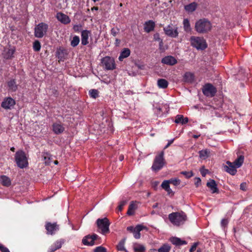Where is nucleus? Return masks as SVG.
<instances>
[{
    "label": "nucleus",
    "mask_w": 252,
    "mask_h": 252,
    "mask_svg": "<svg viewBox=\"0 0 252 252\" xmlns=\"http://www.w3.org/2000/svg\"><path fill=\"white\" fill-rule=\"evenodd\" d=\"M170 221L175 226L183 225L187 220V216L183 211L173 212L168 215Z\"/></svg>",
    "instance_id": "1"
},
{
    "label": "nucleus",
    "mask_w": 252,
    "mask_h": 252,
    "mask_svg": "<svg viewBox=\"0 0 252 252\" xmlns=\"http://www.w3.org/2000/svg\"><path fill=\"white\" fill-rule=\"evenodd\" d=\"M211 23L205 18L199 19L195 24V30L199 33H207L211 30Z\"/></svg>",
    "instance_id": "2"
},
{
    "label": "nucleus",
    "mask_w": 252,
    "mask_h": 252,
    "mask_svg": "<svg viewBox=\"0 0 252 252\" xmlns=\"http://www.w3.org/2000/svg\"><path fill=\"white\" fill-rule=\"evenodd\" d=\"M15 158L16 164L19 168L23 169L28 166V159L24 151H17L15 154Z\"/></svg>",
    "instance_id": "3"
},
{
    "label": "nucleus",
    "mask_w": 252,
    "mask_h": 252,
    "mask_svg": "<svg viewBox=\"0 0 252 252\" xmlns=\"http://www.w3.org/2000/svg\"><path fill=\"white\" fill-rule=\"evenodd\" d=\"M190 42L191 46L197 50H203L207 47L206 41L203 37L192 36Z\"/></svg>",
    "instance_id": "4"
},
{
    "label": "nucleus",
    "mask_w": 252,
    "mask_h": 252,
    "mask_svg": "<svg viewBox=\"0 0 252 252\" xmlns=\"http://www.w3.org/2000/svg\"><path fill=\"white\" fill-rule=\"evenodd\" d=\"M97 227L100 230V232L104 235L109 232L110 222L108 219H98L96 220Z\"/></svg>",
    "instance_id": "5"
},
{
    "label": "nucleus",
    "mask_w": 252,
    "mask_h": 252,
    "mask_svg": "<svg viewBox=\"0 0 252 252\" xmlns=\"http://www.w3.org/2000/svg\"><path fill=\"white\" fill-rule=\"evenodd\" d=\"M163 155V152H161L156 157L152 166L153 171H158L163 167L164 164Z\"/></svg>",
    "instance_id": "6"
},
{
    "label": "nucleus",
    "mask_w": 252,
    "mask_h": 252,
    "mask_svg": "<svg viewBox=\"0 0 252 252\" xmlns=\"http://www.w3.org/2000/svg\"><path fill=\"white\" fill-rule=\"evenodd\" d=\"M48 26L44 23L38 24L34 28V36L37 38H42L46 33Z\"/></svg>",
    "instance_id": "7"
},
{
    "label": "nucleus",
    "mask_w": 252,
    "mask_h": 252,
    "mask_svg": "<svg viewBox=\"0 0 252 252\" xmlns=\"http://www.w3.org/2000/svg\"><path fill=\"white\" fill-rule=\"evenodd\" d=\"M177 26H174L172 24H170L163 28V31L165 34L173 38L178 37L179 34Z\"/></svg>",
    "instance_id": "8"
},
{
    "label": "nucleus",
    "mask_w": 252,
    "mask_h": 252,
    "mask_svg": "<svg viewBox=\"0 0 252 252\" xmlns=\"http://www.w3.org/2000/svg\"><path fill=\"white\" fill-rule=\"evenodd\" d=\"M203 94L207 97L214 96L217 90L215 87L211 84H207L204 85L202 90Z\"/></svg>",
    "instance_id": "9"
},
{
    "label": "nucleus",
    "mask_w": 252,
    "mask_h": 252,
    "mask_svg": "<svg viewBox=\"0 0 252 252\" xmlns=\"http://www.w3.org/2000/svg\"><path fill=\"white\" fill-rule=\"evenodd\" d=\"M103 66L107 70H113L115 68V63L114 59L110 57H105L102 59Z\"/></svg>",
    "instance_id": "10"
},
{
    "label": "nucleus",
    "mask_w": 252,
    "mask_h": 252,
    "mask_svg": "<svg viewBox=\"0 0 252 252\" xmlns=\"http://www.w3.org/2000/svg\"><path fill=\"white\" fill-rule=\"evenodd\" d=\"M45 228L48 234L53 235L59 230V226L56 223L47 222L45 225Z\"/></svg>",
    "instance_id": "11"
},
{
    "label": "nucleus",
    "mask_w": 252,
    "mask_h": 252,
    "mask_svg": "<svg viewBox=\"0 0 252 252\" xmlns=\"http://www.w3.org/2000/svg\"><path fill=\"white\" fill-rule=\"evenodd\" d=\"M98 235L94 234L92 235L86 236L82 240V243L85 245L93 246L94 245V241L98 238Z\"/></svg>",
    "instance_id": "12"
},
{
    "label": "nucleus",
    "mask_w": 252,
    "mask_h": 252,
    "mask_svg": "<svg viewBox=\"0 0 252 252\" xmlns=\"http://www.w3.org/2000/svg\"><path fill=\"white\" fill-rule=\"evenodd\" d=\"M15 104V100L11 97L5 98L1 103V107L5 109H10Z\"/></svg>",
    "instance_id": "13"
},
{
    "label": "nucleus",
    "mask_w": 252,
    "mask_h": 252,
    "mask_svg": "<svg viewBox=\"0 0 252 252\" xmlns=\"http://www.w3.org/2000/svg\"><path fill=\"white\" fill-rule=\"evenodd\" d=\"M226 164L227 165L224 166V170L230 174L234 175L237 172L236 169L238 167H236L233 162L230 161H227Z\"/></svg>",
    "instance_id": "14"
},
{
    "label": "nucleus",
    "mask_w": 252,
    "mask_h": 252,
    "mask_svg": "<svg viewBox=\"0 0 252 252\" xmlns=\"http://www.w3.org/2000/svg\"><path fill=\"white\" fill-rule=\"evenodd\" d=\"M52 126L53 131L56 134H61L65 130V128L63 125L60 122L54 123Z\"/></svg>",
    "instance_id": "15"
},
{
    "label": "nucleus",
    "mask_w": 252,
    "mask_h": 252,
    "mask_svg": "<svg viewBox=\"0 0 252 252\" xmlns=\"http://www.w3.org/2000/svg\"><path fill=\"white\" fill-rule=\"evenodd\" d=\"M64 243V240L62 239L56 241L50 246L48 250V252H54L56 250L60 249Z\"/></svg>",
    "instance_id": "16"
},
{
    "label": "nucleus",
    "mask_w": 252,
    "mask_h": 252,
    "mask_svg": "<svg viewBox=\"0 0 252 252\" xmlns=\"http://www.w3.org/2000/svg\"><path fill=\"white\" fill-rule=\"evenodd\" d=\"M161 63L165 64L173 65L177 63V61L172 56H167L162 59Z\"/></svg>",
    "instance_id": "17"
},
{
    "label": "nucleus",
    "mask_w": 252,
    "mask_h": 252,
    "mask_svg": "<svg viewBox=\"0 0 252 252\" xmlns=\"http://www.w3.org/2000/svg\"><path fill=\"white\" fill-rule=\"evenodd\" d=\"M57 19L63 24H67L70 22V20L69 17L61 12H59L57 14Z\"/></svg>",
    "instance_id": "18"
},
{
    "label": "nucleus",
    "mask_w": 252,
    "mask_h": 252,
    "mask_svg": "<svg viewBox=\"0 0 252 252\" xmlns=\"http://www.w3.org/2000/svg\"><path fill=\"white\" fill-rule=\"evenodd\" d=\"M91 32L88 30H83L81 32V44L83 45H86L89 43V37Z\"/></svg>",
    "instance_id": "19"
},
{
    "label": "nucleus",
    "mask_w": 252,
    "mask_h": 252,
    "mask_svg": "<svg viewBox=\"0 0 252 252\" xmlns=\"http://www.w3.org/2000/svg\"><path fill=\"white\" fill-rule=\"evenodd\" d=\"M155 27V23L152 20H149L145 23L144 29L145 32L149 33L154 31Z\"/></svg>",
    "instance_id": "20"
},
{
    "label": "nucleus",
    "mask_w": 252,
    "mask_h": 252,
    "mask_svg": "<svg viewBox=\"0 0 252 252\" xmlns=\"http://www.w3.org/2000/svg\"><path fill=\"white\" fill-rule=\"evenodd\" d=\"M206 185L209 188H210L212 193L219 192V189L217 188V184L214 180H210V181L207 183Z\"/></svg>",
    "instance_id": "21"
},
{
    "label": "nucleus",
    "mask_w": 252,
    "mask_h": 252,
    "mask_svg": "<svg viewBox=\"0 0 252 252\" xmlns=\"http://www.w3.org/2000/svg\"><path fill=\"white\" fill-rule=\"evenodd\" d=\"M147 227L142 224H138L135 227L133 232L134 237L135 239H139L141 236L140 232L143 229H146Z\"/></svg>",
    "instance_id": "22"
},
{
    "label": "nucleus",
    "mask_w": 252,
    "mask_h": 252,
    "mask_svg": "<svg viewBox=\"0 0 252 252\" xmlns=\"http://www.w3.org/2000/svg\"><path fill=\"white\" fill-rule=\"evenodd\" d=\"M170 242L176 246L186 245L187 242L185 240H182L180 238L176 237H172L170 239Z\"/></svg>",
    "instance_id": "23"
},
{
    "label": "nucleus",
    "mask_w": 252,
    "mask_h": 252,
    "mask_svg": "<svg viewBox=\"0 0 252 252\" xmlns=\"http://www.w3.org/2000/svg\"><path fill=\"white\" fill-rule=\"evenodd\" d=\"M7 86L8 91L10 92H15L18 89V85L16 84L15 79H10L7 82Z\"/></svg>",
    "instance_id": "24"
},
{
    "label": "nucleus",
    "mask_w": 252,
    "mask_h": 252,
    "mask_svg": "<svg viewBox=\"0 0 252 252\" xmlns=\"http://www.w3.org/2000/svg\"><path fill=\"white\" fill-rule=\"evenodd\" d=\"M15 51L14 48H10L5 49L3 52V57L6 59H9L13 57Z\"/></svg>",
    "instance_id": "25"
},
{
    "label": "nucleus",
    "mask_w": 252,
    "mask_h": 252,
    "mask_svg": "<svg viewBox=\"0 0 252 252\" xmlns=\"http://www.w3.org/2000/svg\"><path fill=\"white\" fill-rule=\"evenodd\" d=\"M130 54V50L127 48H125L120 53V55L119 57V60L123 61L124 59L128 57Z\"/></svg>",
    "instance_id": "26"
},
{
    "label": "nucleus",
    "mask_w": 252,
    "mask_h": 252,
    "mask_svg": "<svg viewBox=\"0 0 252 252\" xmlns=\"http://www.w3.org/2000/svg\"><path fill=\"white\" fill-rule=\"evenodd\" d=\"M194 79V76L193 73L190 72H186L183 76L184 82L187 83H192Z\"/></svg>",
    "instance_id": "27"
},
{
    "label": "nucleus",
    "mask_w": 252,
    "mask_h": 252,
    "mask_svg": "<svg viewBox=\"0 0 252 252\" xmlns=\"http://www.w3.org/2000/svg\"><path fill=\"white\" fill-rule=\"evenodd\" d=\"M189 121L187 117H184L182 115H178L176 116L175 122L177 124H181L182 125L187 124Z\"/></svg>",
    "instance_id": "28"
},
{
    "label": "nucleus",
    "mask_w": 252,
    "mask_h": 252,
    "mask_svg": "<svg viewBox=\"0 0 252 252\" xmlns=\"http://www.w3.org/2000/svg\"><path fill=\"white\" fill-rule=\"evenodd\" d=\"M198 153L200 158L206 159L210 156V151L208 149H205L200 151Z\"/></svg>",
    "instance_id": "29"
},
{
    "label": "nucleus",
    "mask_w": 252,
    "mask_h": 252,
    "mask_svg": "<svg viewBox=\"0 0 252 252\" xmlns=\"http://www.w3.org/2000/svg\"><path fill=\"white\" fill-rule=\"evenodd\" d=\"M197 7V3L195 2L190 3L185 6V9L188 12H192L194 11Z\"/></svg>",
    "instance_id": "30"
},
{
    "label": "nucleus",
    "mask_w": 252,
    "mask_h": 252,
    "mask_svg": "<svg viewBox=\"0 0 252 252\" xmlns=\"http://www.w3.org/2000/svg\"><path fill=\"white\" fill-rule=\"evenodd\" d=\"M126 241V238H124L122 239L117 245L116 248L117 250L119 251H124L125 252H127V250L125 247V243Z\"/></svg>",
    "instance_id": "31"
},
{
    "label": "nucleus",
    "mask_w": 252,
    "mask_h": 252,
    "mask_svg": "<svg viewBox=\"0 0 252 252\" xmlns=\"http://www.w3.org/2000/svg\"><path fill=\"white\" fill-rule=\"evenodd\" d=\"M183 28L186 32H190L192 29L190 26L189 21L188 19H184L183 20Z\"/></svg>",
    "instance_id": "32"
},
{
    "label": "nucleus",
    "mask_w": 252,
    "mask_h": 252,
    "mask_svg": "<svg viewBox=\"0 0 252 252\" xmlns=\"http://www.w3.org/2000/svg\"><path fill=\"white\" fill-rule=\"evenodd\" d=\"M157 85L159 88L165 89L168 87V82L164 79H159L157 81Z\"/></svg>",
    "instance_id": "33"
},
{
    "label": "nucleus",
    "mask_w": 252,
    "mask_h": 252,
    "mask_svg": "<svg viewBox=\"0 0 252 252\" xmlns=\"http://www.w3.org/2000/svg\"><path fill=\"white\" fill-rule=\"evenodd\" d=\"M133 248L135 252H144L145 251V247L143 245L138 243L134 244Z\"/></svg>",
    "instance_id": "34"
},
{
    "label": "nucleus",
    "mask_w": 252,
    "mask_h": 252,
    "mask_svg": "<svg viewBox=\"0 0 252 252\" xmlns=\"http://www.w3.org/2000/svg\"><path fill=\"white\" fill-rule=\"evenodd\" d=\"M0 182L5 186H9L11 184L10 179L6 176H1L0 177Z\"/></svg>",
    "instance_id": "35"
},
{
    "label": "nucleus",
    "mask_w": 252,
    "mask_h": 252,
    "mask_svg": "<svg viewBox=\"0 0 252 252\" xmlns=\"http://www.w3.org/2000/svg\"><path fill=\"white\" fill-rule=\"evenodd\" d=\"M42 157L44 158V163L46 165H49L51 162V156L47 152H44L42 153Z\"/></svg>",
    "instance_id": "36"
},
{
    "label": "nucleus",
    "mask_w": 252,
    "mask_h": 252,
    "mask_svg": "<svg viewBox=\"0 0 252 252\" xmlns=\"http://www.w3.org/2000/svg\"><path fill=\"white\" fill-rule=\"evenodd\" d=\"M136 208V205L133 202H131L129 205L127 214L129 216L133 215L134 214L135 210Z\"/></svg>",
    "instance_id": "37"
},
{
    "label": "nucleus",
    "mask_w": 252,
    "mask_h": 252,
    "mask_svg": "<svg viewBox=\"0 0 252 252\" xmlns=\"http://www.w3.org/2000/svg\"><path fill=\"white\" fill-rule=\"evenodd\" d=\"M244 157L243 156H240L235 161L233 162L236 167L239 168L241 166L244 162Z\"/></svg>",
    "instance_id": "38"
},
{
    "label": "nucleus",
    "mask_w": 252,
    "mask_h": 252,
    "mask_svg": "<svg viewBox=\"0 0 252 252\" xmlns=\"http://www.w3.org/2000/svg\"><path fill=\"white\" fill-rule=\"evenodd\" d=\"M171 247L168 244H164L158 249V252H169Z\"/></svg>",
    "instance_id": "39"
},
{
    "label": "nucleus",
    "mask_w": 252,
    "mask_h": 252,
    "mask_svg": "<svg viewBox=\"0 0 252 252\" xmlns=\"http://www.w3.org/2000/svg\"><path fill=\"white\" fill-rule=\"evenodd\" d=\"M79 42H80V38H79V36L75 35L73 37L71 41V43H70L71 46L73 47H75L78 45Z\"/></svg>",
    "instance_id": "40"
},
{
    "label": "nucleus",
    "mask_w": 252,
    "mask_h": 252,
    "mask_svg": "<svg viewBox=\"0 0 252 252\" xmlns=\"http://www.w3.org/2000/svg\"><path fill=\"white\" fill-rule=\"evenodd\" d=\"M33 49L34 51L38 52L41 49V44L38 40H35L33 43Z\"/></svg>",
    "instance_id": "41"
},
{
    "label": "nucleus",
    "mask_w": 252,
    "mask_h": 252,
    "mask_svg": "<svg viewBox=\"0 0 252 252\" xmlns=\"http://www.w3.org/2000/svg\"><path fill=\"white\" fill-rule=\"evenodd\" d=\"M168 181L170 184H172L175 186H178L181 183L180 180L178 178H171L168 180Z\"/></svg>",
    "instance_id": "42"
},
{
    "label": "nucleus",
    "mask_w": 252,
    "mask_h": 252,
    "mask_svg": "<svg viewBox=\"0 0 252 252\" xmlns=\"http://www.w3.org/2000/svg\"><path fill=\"white\" fill-rule=\"evenodd\" d=\"M89 94L91 97L95 98L98 96V91L94 89L91 90L89 91Z\"/></svg>",
    "instance_id": "43"
},
{
    "label": "nucleus",
    "mask_w": 252,
    "mask_h": 252,
    "mask_svg": "<svg viewBox=\"0 0 252 252\" xmlns=\"http://www.w3.org/2000/svg\"><path fill=\"white\" fill-rule=\"evenodd\" d=\"M169 184H170V183H169L168 180H164L162 183V184L161 185V187H162V188L163 189H164V190H166V189H167L168 188H169L170 187Z\"/></svg>",
    "instance_id": "44"
},
{
    "label": "nucleus",
    "mask_w": 252,
    "mask_h": 252,
    "mask_svg": "<svg viewBox=\"0 0 252 252\" xmlns=\"http://www.w3.org/2000/svg\"><path fill=\"white\" fill-rule=\"evenodd\" d=\"M94 252H107L106 249L102 246H98L96 247L94 251Z\"/></svg>",
    "instance_id": "45"
},
{
    "label": "nucleus",
    "mask_w": 252,
    "mask_h": 252,
    "mask_svg": "<svg viewBox=\"0 0 252 252\" xmlns=\"http://www.w3.org/2000/svg\"><path fill=\"white\" fill-rule=\"evenodd\" d=\"M181 173L185 176L187 178H189L193 175L192 171H182Z\"/></svg>",
    "instance_id": "46"
},
{
    "label": "nucleus",
    "mask_w": 252,
    "mask_h": 252,
    "mask_svg": "<svg viewBox=\"0 0 252 252\" xmlns=\"http://www.w3.org/2000/svg\"><path fill=\"white\" fill-rule=\"evenodd\" d=\"M73 29L75 32H80L82 30V25L80 24L75 25L73 27Z\"/></svg>",
    "instance_id": "47"
},
{
    "label": "nucleus",
    "mask_w": 252,
    "mask_h": 252,
    "mask_svg": "<svg viewBox=\"0 0 252 252\" xmlns=\"http://www.w3.org/2000/svg\"><path fill=\"white\" fill-rule=\"evenodd\" d=\"M119 31V29L112 28L111 30V33L114 36H115L118 34Z\"/></svg>",
    "instance_id": "48"
},
{
    "label": "nucleus",
    "mask_w": 252,
    "mask_h": 252,
    "mask_svg": "<svg viewBox=\"0 0 252 252\" xmlns=\"http://www.w3.org/2000/svg\"><path fill=\"white\" fill-rule=\"evenodd\" d=\"M126 201H122L119 206H118V209L120 211H121L123 208L124 206L126 204Z\"/></svg>",
    "instance_id": "49"
},
{
    "label": "nucleus",
    "mask_w": 252,
    "mask_h": 252,
    "mask_svg": "<svg viewBox=\"0 0 252 252\" xmlns=\"http://www.w3.org/2000/svg\"><path fill=\"white\" fill-rule=\"evenodd\" d=\"M0 251L1 252H10L9 250L4 246L0 244Z\"/></svg>",
    "instance_id": "50"
},
{
    "label": "nucleus",
    "mask_w": 252,
    "mask_h": 252,
    "mask_svg": "<svg viewBox=\"0 0 252 252\" xmlns=\"http://www.w3.org/2000/svg\"><path fill=\"white\" fill-rule=\"evenodd\" d=\"M247 189V184L243 182L240 184V189L243 191H246Z\"/></svg>",
    "instance_id": "51"
},
{
    "label": "nucleus",
    "mask_w": 252,
    "mask_h": 252,
    "mask_svg": "<svg viewBox=\"0 0 252 252\" xmlns=\"http://www.w3.org/2000/svg\"><path fill=\"white\" fill-rule=\"evenodd\" d=\"M154 38L155 40H158L160 41V43H162V40L160 39L159 37V35L158 33H157L154 34Z\"/></svg>",
    "instance_id": "52"
},
{
    "label": "nucleus",
    "mask_w": 252,
    "mask_h": 252,
    "mask_svg": "<svg viewBox=\"0 0 252 252\" xmlns=\"http://www.w3.org/2000/svg\"><path fill=\"white\" fill-rule=\"evenodd\" d=\"M201 179L200 178L196 177L195 178L194 184L196 187H198L201 184Z\"/></svg>",
    "instance_id": "53"
},
{
    "label": "nucleus",
    "mask_w": 252,
    "mask_h": 252,
    "mask_svg": "<svg viewBox=\"0 0 252 252\" xmlns=\"http://www.w3.org/2000/svg\"><path fill=\"white\" fill-rule=\"evenodd\" d=\"M228 220L226 219H222L221 221V225L222 227H225L228 223Z\"/></svg>",
    "instance_id": "54"
},
{
    "label": "nucleus",
    "mask_w": 252,
    "mask_h": 252,
    "mask_svg": "<svg viewBox=\"0 0 252 252\" xmlns=\"http://www.w3.org/2000/svg\"><path fill=\"white\" fill-rule=\"evenodd\" d=\"M200 172L202 176L205 177L206 175L208 173V170L207 169H201L200 170Z\"/></svg>",
    "instance_id": "55"
},
{
    "label": "nucleus",
    "mask_w": 252,
    "mask_h": 252,
    "mask_svg": "<svg viewBox=\"0 0 252 252\" xmlns=\"http://www.w3.org/2000/svg\"><path fill=\"white\" fill-rule=\"evenodd\" d=\"M197 244V243H194L193 245L191 246L189 250L190 252H193L196 249Z\"/></svg>",
    "instance_id": "56"
},
{
    "label": "nucleus",
    "mask_w": 252,
    "mask_h": 252,
    "mask_svg": "<svg viewBox=\"0 0 252 252\" xmlns=\"http://www.w3.org/2000/svg\"><path fill=\"white\" fill-rule=\"evenodd\" d=\"M161 111V108L160 107L155 108V112L157 113L158 116H161L160 112Z\"/></svg>",
    "instance_id": "57"
},
{
    "label": "nucleus",
    "mask_w": 252,
    "mask_h": 252,
    "mask_svg": "<svg viewBox=\"0 0 252 252\" xmlns=\"http://www.w3.org/2000/svg\"><path fill=\"white\" fill-rule=\"evenodd\" d=\"M165 190L167 191L168 194H169V195H170V194L173 195L174 194V192L172 191V190L170 189V187Z\"/></svg>",
    "instance_id": "58"
},
{
    "label": "nucleus",
    "mask_w": 252,
    "mask_h": 252,
    "mask_svg": "<svg viewBox=\"0 0 252 252\" xmlns=\"http://www.w3.org/2000/svg\"><path fill=\"white\" fill-rule=\"evenodd\" d=\"M174 140V139H172L169 140L167 145L165 146L164 149L167 148L173 142Z\"/></svg>",
    "instance_id": "59"
},
{
    "label": "nucleus",
    "mask_w": 252,
    "mask_h": 252,
    "mask_svg": "<svg viewBox=\"0 0 252 252\" xmlns=\"http://www.w3.org/2000/svg\"><path fill=\"white\" fill-rule=\"evenodd\" d=\"M127 231H129L132 233H133V230L134 229V227H133L132 226H128L126 228Z\"/></svg>",
    "instance_id": "60"
},
{
    "label": "nucleus",
    "mask_w": 252,
    "mask_h": 252,
    "mask_svg": "<svg viewBox=\"0 0 252 252\" xmlns=\"http://www.w3.org/2000/svg\"><path fill=\"white\" fill-rule=\"evenodd\" d=\"M200 136V135H193V137L194 138H197Z\"/></svg>",
    "instance_id": "61"
},
{
    "label": "nucleus",
    "mask_w": 252,
    "mask_h": 252,
    "mask_svg": "<svg viewBox=\"0 0 252 252\" xmlns=\"http://www.w3.org/2000/svg\"><path fill=\"white\" fill-rule=\"evenodd\" d=\"M120 40H119L118 39H116V43L117 45H118L120 43Z\"/></svg>",
    "instance_id": "62"
},
{
    "label": "nucleus",
    "mask_w": 252,
    "mask_h": 252,
    "mask_svg": "<svg viewBox=\"0 0 252 252\" xmlns=\"http://www.w3.org/2000/svg\"><path fill=\"white\" fill-rule=\"evenodd\" d=\"M158 206V203H156L155 204H154L153 206V208H155L156 207H157Z\"/></svg>",
    "instance_id": "63"
},
{
    "label": "nucleus",
    "mask_w": 252,
    "mask_h": 252,
    "mask_svg": "<svg viewBox=\"0 0 252 252\" xmlns=\"http://www.w3.org/2000/svg\"><path fill=\"white\" fill-rule=\"evenodd\" d=\"M123 159H124V157L123 156H120V160L122 161V160H123Z\"/></svg>",
    "instance_id": "64"
}]
</instances>
